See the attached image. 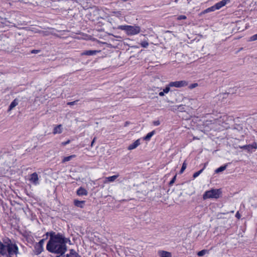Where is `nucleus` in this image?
<instances>
[{
	"label": "nucleus",
	"instance_id": "1",
	"mask_svg": "<svg viewBox=\"0 0 257 257\" xmlns=\"http://www.w3.org/2000/svg\"><path fill=\"white\" fill-rule=\"evenodd\" d=\"M66 242L65 239L62 234L51 235L47 244V249L51 252L62 255L67 249Z\"/></svg>",
	"mask_w": 257,
	"mask_h": 257
},
{
	"label": "nucleus",
	"instance_id": "2",
	"mask_svg": "<svg viewBox=\"0 0 257 257\" xmlns=\"http://www.w3.org/2000/svg\"><path fill=\"white\" fill-rule=\"evenodd\" d=\"M182 192L180 193L176 200L180 203H183L187 201L192 194V186L188 183H184L182 185Z\"/></svg>",
	"mask_w": 257,
	"mask_h": 257
},
{
	"label": "nucleus",
	"instance_id": "3",
	"mask_svg": "<svg viewBox=\"0 0 257 257\" xmlns=\"http://www.w3.org/2000/svg\"><path fill=\"white\" fill-rule=\"evenodd\" d=\"M187 85L188 82L184 80L171 82L167 86H166L165 88H164L162 91L160 92L159 94L160 96H164L165 93H168L169 92L170 87H171L180 88L186 86Z\"/></svg>",
	"mask_w": 257,
	"mask_h": 257
},
{
	"label": "nucleus",
	"instance_id": "4",
	"mask_svg": "<svg viewBox=\"0 0 257 257\" xmlns=\"http://www.w3.org/2000/svg\"><path fill=\"white\" fill-rule=\"evenodd\" d=\"M118 29L124 30L128 35H137L141 32V28L139 26L121 25L118 27Z\"/></svg>",
	"mask_w": 257,
	"mask_h": 257
},
{
	"label": "nucleus",
	"instance_id": "5",
	"mask_svg": "<svg viewBox=\"0 0 257 257\" xmlns=\"http://www.w3.org/2000/svg\"><path fill=\"white\" fill-rule=\"evenodd\" d=\"M221 194V191L220 189H211L206 191L203 194V199H218Z\"/></svg>",
	"mask_w": 257,
	"mask_h": 257
},
{
	"label": "nucleus",
	"instance_id": "6",
	"mask_svg": "<svg viewBox=\"0 0 257 257\" xmlns=\"http://www.w3.org/2000/svg\"><path fill=\"white\" fill-rule=\"evenodd\" d=\"M7 252L9 253V256H11L14 254H17L18 253V247L15 244L11 242L10 240H9L7 243Z\"/></svg>",
	"mask_w": 257,
	"mask_h": 257
},
{
	"label": "nucleus",
	"instance_id": "7",
	"mask_svg": "<svg viewBox=\"0 0 257 257\" xmlns=\"http://www.w3.org/2000/svg\"><path fill=\"white\" fill-rule=\"evenodd\" d=\"M30 181L35 185L39 184V177L36 173H34L31 175Z\"/></svg>",
	"mask_w": 257,
	"mask_h": 257
},
{
	"label": "nucleus",
	"instance_id": "8",
	"mask_svg": "<svg viewBox=\"0 0 257 257\" xmlns=\"http://www.w3.org/2000/svg\"><path fill=\"white\" fill-rule=\"evenodd\" d=\"M7 243L8 242H5V244H4L0 241V253L2 255H5L7 252Z\"/></svg>",
	"mask_w": 257,
	"mask_h": 257
},
{
	"label": "nucleus",
	"instance_id": "9",
	"mask_svg": "<svg viewBox=\"0 0 257 257\" xmlns=\"http://www.w3.org/2000/svg\"><path fill=\"white\" fill-rule=\"evenodd\" d=\"M229 2L230 0H222L221 1L216 3L214 5V8H216V10H219Z\"/></svg>",
	"mask_w": 257,
	"mask_h": 257
},
{
	"label": "nucleus",
	"instance_id": "10",
	"mask_svg": "<svg viewBox=\"0 0 257 257\" xmlns=\"http://www.w3.org/2000/svg\"><path fill=\"white\" fill-rule=\"evenodd\" d=\"M158 254L159 257H172V255L171 252L165 251V250H159L158 251Z\"/></svg>",
	"mask_w": 257,
	"mask_h": 257
},
{
	"label": "nucleus",
	"instance_id": "11",
	"mask_svg": "<svg viewBox=\"0 0 257 257\" xmlns=\"http://www.w3.org/2000/svg\"><path fill=\"white\" fill-rule=\"evenodd\" d=\"M141 144L140 143V139H138L135 142H134L133 144L130 145L127 148V149L128 150H132L136 148H137Z\"/></svg>",
	"mask_w": 257,
	"mask_h": 257
},
{
	"label": "nucleus",
	"instance_id": "12",
	"mask_svg": "<svg viewBox=\"0 0 257 257\" xmlns=\"http://www.w3.org/2000/svg\"><path fill=\"white\" fill-rule=\"evenodd\" d=\"M119 176V175H115L110 177L105 178L104 183H107L108 182H112L115 180Z\"/></svg>",
	"mask_w": 257,
	"mask_h": 257
},
{
	"label": "nucleus",
	"instance_id": "13",
	"mask_svg": "<svg viewBox=\"0 0 257 257\" xmlns=\"http://www.w3.org/2000/svg\"><path fill=\"white\" fill-rule=\"evenodd\" d=\"M100 51H97V50H87L83 52H82L81 55H94L96 54L97 53L100 52Z\"/></svg>",
	"mask_w": 257,
	"mask_h": 257
},
{
	"label": "nucleus",
	"instance_id": "14",
	"mask_svg": "<svg viewBox=\"0 0 257 257\" xmlns=\"http://www.w3.org/2000/svg\"><path fill=\"white\" fill-rule=\"evenodd\" d=\"M35 253L36 254H40L43 250V246L40 245L38 243H36L35 245Z\"/></svg>",
	"mask_w": 257,
	"mask_h": 257
},
{
	"label": "nucleus",
	"instance_id": "15",
	"mask_svg": "<svg viewBox=\"0 0 257 257\" xmlns=\"http://www.w3.org/2000/svg\"><path fill=\"white\" fill-rule=\"evenodd\" d=\"M62 125L59 124L54 128L53 133L54 135L57 134H60L62 133Z\"/></svg>",
	"mask_w": 257,
	"mask_h": 257
},
{
	"label": "nucleus",
	"instance_id": "16",
	"mask_svg": "<svg viewBox=\"0 0 257 257\" xmlns=\"http://www.w3.org/2000/svg\"><path fill=\"white\" fill-rule=\"evenodd\" d=\"M77 195H86L87 194V191L83 188H80L77 191Z\"/></svg>",
	"mask_w": 257,
	"mask_h": 257
},
{
	"label": "nucleus",
	"instance_id": "17",
	"mask_svg": "<svg viewBox=\"0 0 257 257\" xmlns=\"http://www.w3.org/2000/svg\"><path fill=\"white\" fill-rule=\"evenodd\" d=\"M18 104V101L17 99H15L13 100V101L11 103L8 111H11L15 107H16Z\"/></svg>",
	"mask_w": 257,
	"mask_h": 257
},
{
	"label": "nucleus",
	"instance_id": "18",
	"mask_svg": "<svg viewBox=\"0 0 257 257\" xmlns=\"http://www.w3.org/2000/svg\"><path fill=\"white\" fill-rule=\"evenodd\" d=\"M256 148H257V144L255 143H254L251 145H247V147H246V150L249 152L251 151V150L252 149L256 150Z\"/></svg>",
	"mask_w": 257,
	"mask_h": 257
},
{
	"label": "nucleus",
	"instance_id": "19",
	"mask_svg": "<svg viewBox=\"0 0 257 257\" xmlns=\"http://www.w3.org/2000/svg\"><path fill=\"white\" fill-rule=\"evenodd\" d=\"M84 202V201H79L77 200H74L75 205L80 208L83 207V204Z\"/></svg>",
	"mask_w": 257,
	"mask_h": 257
},
{
	"label": "nucleus",
	"instance_id": "20",
	"mask_svg": "<svg viewBox=\"0 0 257 257\" xmlns=\"http://www.w3.org/2000/svg\"><path fill=\"white\" fill-rule=\"evenodd\" d=\"M154 134H155L154 131L148 133L147 135V136L144 138V140L145 141H149L151 139V137L154 135Z\"/></svg>",
	"mask_w": 257,
	"mask_h": 257
},
{
	"label": "nucleus",
	"instance_id": "21",
	"mask_svg": "<svg viewBox=\"0 0 257 257\" xmlns=\"http://www.w3.org/2000/svg\"><path fill=\"white\" fill-rule=\"evenodd\" d=\"M74 157H75V155H71V156H69L68 157H64V158L62 160V162L65 163V162L69 161L71 159H72V158H73Z\"/></svg>",
	"mask_w": 257,
	"mask_h": 257
},
{
	"label": "nucleus",
	"instance_id": "22",
	"mask_svg": "<svg viewBox=\"0 0 257 257\" xmlns=\"http://www.w3.org/2000/svg\"><path fill=\"white\" fill-rule=\"evenodd\" d=\"M226 167H227V165L221 166L219 168L216 169L215 172L216 173H218L219 172H222L225 170V169L226 168Z\"/></svg>",
	"mask_w": 257,
	"mask_h": 257
},
{
	"label": "nucleus",
	"instance_id": "23",
	"mask_svg": "<svg viewBox=\"0 0 257 257\" xmlns=\"http://www.w3.org/2000/svg\"><path fill=\"white\" fill-rule=\"evenodd\" d=\"M208 252V251L206 249L202 250L197 252V255L199 256H203Z\"/></svg>",
	"mask_w": 257,
	"mask_h": 257
},
{
	"label": "nucleus",
	"instance_id": "24",
	"mask_svg": "<svg viewBox=\"0 0 257 257\" xmlns=\"http://www.w3.org/2000/svg\"><path fill=\"white\" fill-rule=\"evenodd\" d=\"M186 167H187V164L185 162H184L182 165V168H181V169L180 171V174H182L184 171L185 170V169L186 168Z\"/></svg>",
	"mask_w": 257,
	"mask_h": 257
},
{
	"label": "nucleus",
	"instance_id": "25",
	"mask_svg": "<svg viewBox=\"0 0 257 257\" xmlns=\"http://www.w3.org/2000/svg\"><path fill=\"white\" fill-rule=\"evenodd\" d=\"M40 33H41L43 36H48L49 34H50L51 33V32H50L49 31H42L40 32Z\"/></svg>",
	"mask_w": 257,
	"mask_h": 257
},
{
	"label": "nucleus",
	"instance_id": "26",
	"mask_svg": "<svg viewBox=\"0 0 257 257\" xmlns=\"http://www.w3.org/2000/svg\"><path fill=\"white\" fill-rule=\"evenodd\" d=\"M257 40V34H255L249 38V41H254Z\"/></svg>",
	"mask_w": 257,
	"mask_h": 257
},
{
	"label": "nucleus",
	"instance_id": "27",
	"mask_svg": "<svg viewBox=\"0 0 257 257\" xmlns=\"http://www.w3.org/2000/svg\"><path fill=\"white\" fill-rule=\"evenodd\" d=\"M141 45L144 48H147L149 45V43L147 41H143L141 43Z\"/></svg>",
	"mask_w": 257,
	"mask_h": 257
},
{
	"label": "nucleus",
	"instance_id": "28",
	"mask_svg": "<svg viewBox=\"0 0 257 257\" xmlns=\"http://www.w3.org/2000/svg\"><path fill=\"white\" fill-rule=\"evenodd\" d=\"M216 10V8H214V6L210 7V8H208L207 10H206V12H212V11H214Z\"/></svg>",
	"mask_w": 257,
	"mask_h": 257
},
{
	"label": "nucleus",
	"instance_id": "29",
	"mask_svg": "<svg viewBox=\"0 0 257 257\" xmlns=\"http://www.w3.org/2000/svg\"><path fill=\"white\" fill-rule=\"evenodd\" d=\"M203 169L200 170L199 171L196 172L195 173H194V178H196L198 177L200 173L202 172Z\"/></svg>",
	"mask_w": 257,
	"mask_h": 257
},
{
	"label": "nucleus",
	"instance_id": "30",
	"mask_svg": "<svg viewBox=\"0 0 257 257\" xmlns=\"http://www.w3.org/2000/svg\"><path fill=\"white\" fill-rule=\"evenodd\" d=\"M176 178V176H175L173 179L171 180V181L170 182L169 184L170 185H172L175 181Z\"/></svg>",
	"mask_w": 257,
	"mask_h": 257
},
{
	"label": "nucleus",
	"instance_id": "31",
	"mask_svg": "<svg viewBox=\"0 0 257 257\" xmlns=\"http://www.w3.org/2000/svg\"><path fill=\"white\" fill-rule=\"evenodd\" d=\"M77 101H77H72V102H69L67 103V105H74V104H76Z\"/></svg>",
	"mask_w": 257,
	"mask_h": 257
},
{
	"label": "nucleus",
	"instance_id": "32",
	"mask_svg": "<svg viewBox=\"0 0 257 257\" xmlns=\"http://www.w3.org/2000/svg\"><path fill=\"white\" fill-rule=\"evenodd\" d=\"M44 240H45L44 239H42L40 240V241L38 243L39 244H40V245H42V246H43Z\"/></svg>",
	"mask_w": 257,
	"mask_h": 257
},
{
	"label": "nucleus",
	"instance_id": "33",
	"mask_svg": "<svg viewBox=\"0 0 257 257\" xmlns=\"http://www.w3.org/2000/svg\"><path fill=\"white\" fill-rule=\"evenodd\" d=\"M186 17L185 16L181 15L178 17V20H183V19H186Z\"/></svg>",
	"mask_w": 257,
	"mask_h": 257
},
{
	"label": "nucleus",
	"instance_id": "34",
	"mask_svg": "<svg viewBox=\"0 0 257 257\" xmlns=\"http://www.w3.org/2000/svg\"><path fill=\"white\" fill-rule=\"evenodd\" d=\"M40 52V50H33L31 51L32 54H37L38 53Z\"/></svg>",
	"mask_w": 257,
	"mask_h": 257
},
{
	"label": "nucleus",
	"instance_id": "35",
	"mask_svg": "<svg viewBox=\"0 0 257 257\" xmlns=\"http://www.w3.org/2000/svg\"><path fill=\"white\" fill-rule=\"evenodd\" d=\"M153 124L155 125H159L160 124V122L159 120H157V121H154L153 122Z\"/></svg>",
	"mask_w": 257,
	"mask_h": 257
},
{
	"label": "nucleus",
	"instance_id": "36",
	"mask_svg": "<svg viewBox=\"0 0 257 257\" xmlns=\"http://www.w3.org/2000/svg\"><path fill=\"white\" fill-rule=\"evenodd\" d=\"M7 23H12L14 24V26H15L16 24L13 23H11V22H10L9 21H8L6 19L5 20V21L3 22V24H5L6 25L7 24Z\"/></svg>",
	"mask_w": 257,
	"mask_h": 257
},
{
	"label": "nucleus",
	"instance_id": "37",
	"mask_svg": "<svg viewBox=\"0 0 257 257\" xmlns=\"http://www.w3.org/2000/svg\"><path fill=\"white\" fill-rule=\"evenodd\" d=\"M235 216L236 217H237V218L239 219L241 217V215L240 214H239V212H237L236 214H235Z\"/></svg>",
	"mask_w": 257,
	"mask_h": 257
},
{
	"label": "nucleus",
	"instance_id": "38",
	"mask_svg": "<svg viewBox=\"0 0 257 257\" xmlns=\"http://www.w3.org/2000/svg\"><path fill=\"white\" fill-rule=\"evenodd\" d=\"M69 143H70V141H69V140H68V141H67V142H66L62 143V145H64V146H65V145H67V144H69Z\"/></svg>",
	"mask_w": 257,
	"mask_h": 257
},
{
	"label": "nucleus",
	"instance_id": "39",
	"mask_svg": "<svg viewBox=\"0 0 257 257\" xmlns=\"http://www.w3.org/2000/svg\"><path fill=\"white\" fill-rule=\"evenodd\" d=\"M95 138H94L93 140H92L91 143V147H92L93 145V144L95 142Z\"/></svg>",
	"mask_w": 257,
	"mask_h": 257
},
{
	"label": "nucleus",
	"instance_id": "40",
	"mask_svg": "<svg viewBox=\"0 0 257 257\" xmlns=\"http://www.w3.org/2000/svg\"><path fill=\"white\" fill-rule=\"evenodd\" d=\"M246 147H247V145H245V146H243L242 147H240V148L246 150Z\"/></svg>",
	"mask_w": 257,
	"mask_h": 257
},
{
	"label": "nucleus",
	"instance_id": "41",
	"mask_svg": "<svg viewBox=\"0 0 257 257\" xmlns=\"http://www.w3.org/2000/svg\"><path fill=\"white\" fill-rule=\"evenodd\" d=\"M129 123V122L128 121H126L125 122V124H124V126H126Z\"/></svg>",
	"mask_w": 257,
	"mask_h": 257
},
{
	"label": "nucleus",
	"instance_id": "42",
	"mask_svg": "<svg viewBox=\"0 0 257 257\" xmlns=\"http://www.w3.org/2000/svg\"><path fill=\"white\" fill-rule=\"evenodd\" d=\"M220 121H220V120H216V121H215V123H219V122H220Z\"/></svg>",
	"mask_w": 257,
	"mask_h": 257
},
{
	"label": "nucleus",
	"instance_id": "43",
	"mask_svg": "<svg viewBox=\"0 0 257 257\" xmlns=\"http://www.w3.org/2000/svg\"><path fill=\"white\" fill-rule=\"evenodd\" d=\"M198 86V84L197 83H194V88L197 86Z\"/></svg>",
	"mask_w": 257,
	"mask_h": 257
},
{
	"label": "nucleus",
	"instance_id": "44",
	"mask_svg": "<svg viewBox=\"0 0 257 257\" xmlns=\"http://www.w3.org/2000/svg\"><path fill=\"white\" fill-rule=\"evenodd\" d=\"M192 87H193V85H191L190 86V87L191 88Z\"/></svg>",
	"mask_w": 257,
	"mask_h": 257
}]
</instances>
